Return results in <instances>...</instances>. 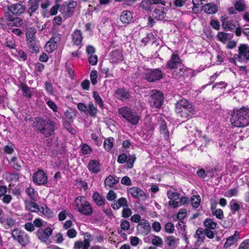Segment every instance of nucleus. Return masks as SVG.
<instances>
[{
	"label": "nucleus",
	"mask_w": 249,
	"mask_h": 249,
	"mask_svg": "<svg viewBox=\"0 0 249 249\" xmlns=\"http://www.w3.org/2000/svg\"><path fill=\"white\" fill-rule=\"evenodd\" d=\"M32 127L45 138H49L54 135L57 125L56 122L50 118H35Z\"/></svg>",
	"instance_id": "f257e3e1"
},
{
	"label": "nucleus",
	"mask_w": 249,
	"mask_h": 249,
	"mask_svg": "<svg viewBox=\"0 0 249 249\" xmlns=\"http://www.w3.org/2000/svg\"><path fill=\"white\" fill-rule=\"evenodd\" d=\"M232 126L244 127L249 125V108L242 107L233 110L230 119Z\"/></svg>",
	"instance_id": "f03ea898"
},
{
	"label": "nucleus",
	"mask_w": 249,
	"mask_h": 249,
	"mask_svg": "<svg viewBox=\"0 0 249 249\" xmlns=\"http://www.w3.org/2000/svg\"><path fill=\"white\" fill-rule=\"evenodd\" d=\"M175 111L178 116L184 120V122L192 117L196 111V108L191 102L183 98L176 104Z\"/></svg>",
	"instance_id": "7ed1b4c3"
},
{
	"label": "nucleus",
	"mask_w": 249,
	"mask_h": 249,
	"mask_svg": "<svg viewBox=\"0 0 249 249\" xmlns=\"http://www.w3.org/2000/svg\"><path fill=\"white\" fill-rule=\"evenodd\" d=\"M166 68L173 70L172 76L175 79H178L183 75L185 69L183 68L181 60L178 54L173 53L170 59L167 62Z\"/></svg>",
	"instance_id": "20e7f679"
},
{
	"label": "nucleus",
	"mask_w": 249,
	"mask_h": 249,
	"mask_svg": "<svg viewBox=\"0 0 249 249\" xmlns=\"http://www.w3.org/2000/svg\"><path fill=\"white\" fill-rule=\"evenodd\" d=\"M74 203L77 212L85 215H90L92 213V209L90 204L87 200L85 197L79 196L77 197Z\"/></svg>",
	"instance_id": "39448f33"
},
{
	"label": "nucleus",
	"mask_w": 249,
	"mask_h": 249,
	"mask_svg": "<svg viewBox=\"0 0 249 249\" xmlns=\"http://www.w3.org/2000/svg\"><path fill=\"white\" fill-rule=\"evenodd\" d=\"M118 112L122 117L126 119L133 125L137 124L139 121V117L137 113L127 107H123L119 109Z\"/></svg>",
	"instance_id": "423d86ee"
},
{
	"label": "nucleus",
	"mask_w": 249,
	"mask_h": 249,
	"mask_svg": "<svg viewBox=\"0 0 249 249\" xmlns=\"http://www.w3.org/2000/svg\"><path fill=\"white\" fill-rule=\"evenodd\" d=\"M163 75L159 69H148L143 74V78L149 82H154L162 79Z\"/></svg>",
	"instance_id": "0eeeda50"
},
{
	"label": "nucleus",
	"mask_w": 249,
	"mask_h": 249,
	"mask_svg": "<svg viewBox=\"0 0 249 249\" xmlns=\"http://www.w3.org/2000/svg\"><path fill=\"white\" fill-rule=\"evenodd\" d=\"M11 235L14 239L18 241L22 246H25L29 243V237L28 234L18 228L15 229L12 231Z\"/></svg>",
	"instance_id": "6e6552de"
},
{
	"label": "nucleus",
	"mask_w": 249,
	"mask_h": 249,
	"mask_svg": "<svg viewBox=\"0 0 249 249\" xmlns=\"http://www.w3.org/2000/svg\"><path fill=\"white\" fill-rule=\"evenodd\" d=\"M163 93L157 91L156 92L152 93L149 98L150 106L152 107L160 108L163 105Z\"/></svg>",
	"instance_id": "1a4fd4ad"
},
{
	"label": "nucleus",
	"mask_w": 249,
	"mask_h": 249,
	"mask_svg": "<svg viewBox=\"0 0 249 249\" xmlns=\"http://www.w3.org/2000/svg\"><path fill=\"white\" fill-rule=\"evenodd\" d=\"M76 6L77 2L75 1H72L69 3L65 2L61 6L60 11L66 18H70L73 15Z\"/></svg>",
	"instance_id": "9d476101"
},
{
	"label": "nucleus",
	"mask_w": 249,
	"mask_h": 249,
	"mask_svg": "<svg viewBox=\"0 0 249 249\" xmlns=\"http://www.w3.org/2000/svg\"><path fill=\"white\" fill-rule=\"evenodd\" d=\"M33 181L37 185H45L48 182V176L42 170H38L33 174Z\"/></svg>",
	"instance_id": "9b49d317"
},
{
	"label": "nucleus",
	"mask_w": 249,
	"mask_h": 249,
	"mask_svg": "<svg viewBox=\"0 0 249 249\" xmlns=\"http://www.w3.org/2000/svg\"><path fill=\"white\" fill-rule=\"evenodd\" d=\"M239 54L235 57L239 61L246 62L249 61V46L241 44L238 48Z\"/></svg>",
	"instance_id": "f8f14e48"
},
{
	"label": "nucleus",
	"mask_w": 249,
	"mask_h": 249,
	"mask_svg": "<svg viewBox=\"0 0 249 249\" xmlns=\"http://www.w3.org/2000/svg\"><path fill=\"white\" fill-rule=\"evenodd\" d=\"M52 233L53 230L50 227H47L44 230L42 229L38 230L36 232V235L41 242H46Z\"/></svg>",
	"instance_id": "ddd939ff"
},
{
	"label": "nucleus",
	"mask_w": 249,
	"mask_h": 249,
	"mask_svg": "<svg viewBox=\"0 0 249 249\" xmlns=\"http://www.w3.org/2000/svg\"><path fill=\"white\" fill-rule=\"evenodd\" d=\"M92 241V239L91 238V236L89 234H87L86 236H85V238L84 241H76L74 243V249H89L90 243Z\"/></svg>",
	"instance_id": "4468645a"
},
{
	"label": "nucleus",
	"mask_w": 249,
	"mask_h": 249,
	"mask_svg": "<svg viewBox=\"0 0 249 249\" xmlns=\"http://www.w3.org/2000/svg\"><path fill=\"white\" fill-rule=\"evenodd\" d=\"M8 9L13 15L19 16L24 13L26 10V6L20 3H16L8 6Z\"/></svg>",
	"instance_id": "2eb2a0df"
},
{
	"label": "nucleus",
	"mask_w": 249,
	"mask_h": 249,
	"mask_svg": "<svg viewBox=\"0 0 249 249\" xmlns=\"http://www.w3.org/2000/svg\"><path fill=\"white\" fill-rule=\"evenodd\" d=\"M0 222L5 229H8L15 226L16 220L8 214H3L0 217Z\"/></svg>",
	"instance_id": "dca6fc26"
},
{
	"label": "nucleus",
	"mask_w": 249,
	"mask_h": 249,
	"mask_svg": "<svg viewBox=\"0 0 249 249\" xmlns=\"http://www.w3.org/2000/svg\"><path fill=\"white\" fill-rule=\"evenodd\" d=\"M111 57L112 61H110V62L118 63L122 61L123 60L122 49L120 47H118L116 49L112 50Z\"/></svg>",
	"instance_id": "f3484780"
},
{
	"label": "nucleus",
	"mask_w": 249,
	"mask_h": 249,
	"mask_svg": "<svg viewBox=\"0 0 249 249\" xmlns=\"http://www.w3.org/2000/svg\"><path fill=\"white\" fill-rule=\"evenodd\" d=\"M83 39L82 33L80 30L76 29L71 34L72 42L76 46H81Z\"/></svg>",
	"instance_id": "a211bd4d"
},
{
	"label": "nucleus",
	"mask_w": 249,
	"mask_h": 249,
	"mask_svg": "<svg viewBox=\"0 0 249 249\" xmlns=\"http://www.w3.org/2000/svg\"><path fill=\"white\" fill-rule=\"evenodd\" d=\"M165 8L163 6H158L153 11L152 17L157 20H162L166 17V14L164 11Z\"/></svg>",
	"instance_id": "6ab92c4d"
},
{
	"label": "nucleus",
	"mask_w": 249,
	"mask_h": 249,
	"mask_svg": "<svg viewBox=\"0 0 249 249\" xmlns=\"http://www.w3.org/2000/svg\"><path fill=\"white\" fill-rule=\"evenodd\" d=\"M111 207L114 210H118L121 207L124 208L128 207V204L127 199L124 197H121L117 201H114L111 204Z\"/></svg>",
	"instance_id": "aec40b11"
},
{
	"label": "nucleus",
	"mask_w": 249,
	"mask_h": 249,
	"mask_svg": "<svg viewBox=\"0 0 249 249\" xmlns=\"http://www.w3.org/2000/svg\"><path fill=\"white\" fill-rule=\"evenodd\" d=\"M116 97L122 101L129 99L130 97L129 92L124 89H119L115 91Z\"/></svg>",
	"instance_id": "412c9836"
},
{
	"label": "nucleus",
	"mask_w": 249,
	"mask_h": 249,
	"mask_svg": "<svg viewBox=\"0 0 249 249\" xmlns=\"http://www.w3.org/2000/svg\"><path fill=\"white\" fill-rule=\"evenodd\" d=\"M158 1L156 0H143L140 3L139 6L147 12H151V5L156 4Z\"/></svg>",
	"instance_id": "4be33fe9"
},
{
	"label": "nucleus",
	"mask_w": 249,
	"mask_h": 249,
	"mask_svg": "<svg viewBox=\"0 0 249 249\" xmlns=\"http://www.w3.org/2000/svg\"><path fill=\"white\" fill-rule=\"evenodd\" d=\"M26 42L28 50L30 53H37L39 52L38 43L36 39Z\"/></svg>",
	"instance_id": "5701e85b"
},
{
	"label": "nucleus",
	"mask_w": 249,
	"mask_h": 249,
	"mask_svg": "<svg viewBox=\"0 0 249 249\" xmlns=\"http://www.w3.org/2000/svg\"><path fill=\"white\" fill-rule=\"evenodd\" d=\"M88 168L91 173H97L100 171V164L96 160H91L89 163Z\"/></svg>",
	"instance_id": "b1692460"
},
{
	"label": "nucleus",
	"mask_w": 249,
	"mask_h": 249,
	"mask_svg": "<svg viewBox=\"0 0 249 249\" xmlns=\"http://www.w3.org/2000/svg\"><path fill=\"white\" fill-rule=\"evenodd\" d=\"M41 0H29L28 3L29 7L28 9L27 13L31 16L32 14L35 12L39 7V2Z\"/></svg>",
	"instance_id": "393cba45"
},
{
	"label": "nucleus",
	"mask_w": 249,
	"mask_h": 249,
	"mask_svg": "<svg viewBox=\"0 0 249 249\" xmlns=\"http://www.w3.org/2000/svg\"><path fill=\"white\" fill-rule=\"evenodd\" d=\"M239 235V233L238 231H235L234 235L227 239V240L224 245V248H228L236 243Z\"/></svg>",
	"instance_id": "a878e982"
},
{
	"label": "nucleus",
	"mask_w": 249,
	"mask_h": 249,
	"mask_svg": "<svg viewBox=\"0 0 249 249\" xmlns=\"http://www.w3.org/2000/svg\"><path fill=\"white\" fill-rule=\"evenodd\" d=\"M128 193L131 194L134 198H139L140 197L145 196L144 192L136 187H133L128 190Z\"/></svg>",
	"instance_id": "bb28decb"
},
{
	"label": "nucleus",
	"mask_w": 249,
	"mask_h": 249,
	"mask_svg": "<svg viewBox=\"0 0 249 249\" xmlns=\"http://www.w3.org/2000/svg\"><path fill=\"white\" fill-rule=\"evenodd\" d=\"M25 209L31 212H37L39 211L37 204L34 202L29 200H25L24 201Z\"/></svg>",
	"instance_id": "cd10ccee"
},
{
	"label": "nucleus",
	"mask_w": 249,
	"mask_h": 249,
	"mask_svg": "<svg viewBox=\"0 0 249 249\" xmlns=\"http://www.w3.org/2000/svg\"><path fill=\"white\" fill-rule=\"evenodd\" d=\"M132 14L129 11H125L122 13L120 20L124 23H129L132 19Z\"/></svg>",
	"instance_id": "c85d7f7f"
},
{
	"label": "nucleus",
	"mask_w": 249,
	"mask_h": 249,
	"mask_svg": "<svg viewBox=\"0 0 249 249\" xmlns=\"http://www.w3.org/2000/svg\"><path fill=\"white\" fill-rule=\"evenodd\" d=\"M238 25L236 22L229 20L228 21H223L222 26L225 30L234 31Z\"/></svg>",
	"instance_id": "c756f323"
},
{
	"label": "nucleus",
	"mask_w": 249,
	"mask_h": 249,
	"mask_svg": "<svg viewBox=\"0 0 249 249\" xmlns=\"http://www.w3.org/2000/svg\"><path fill=\"white\" fill-rule=\"evenodd\" d=\"M203 10L208 14H213L217 11V7L213 3H209L205 4Z\"/></svg>",
	"instance_id": "7c9ffc66"
},
{
	"label": "nucleus",
	"mask_w": 249,
	"mask_h": 249,
	"mask_svg": "<svg viewBox=\"0 0 249 249\" xmlns=\"http://www.w3.org/2000/svg\"><path fill=\"white\" fill-rule=\"evenodd\" d=\"M242 203H239L235 199H232L230 203V206L232 214H235L242 207Z\"/></svg>",
	"instance_id": "2f4dec72"
},
{
	"label": "nucleus",
	"mask_w": 249,
	"mask_h": 249,
	"mask_svg": "<svg viewBox=\"0 0 249 249\" xmlns=\"http://www.w3.org/2000/svg\"><path fill=\"white\" fill-rule=\"evenodd\" d=\"M178 241V239L173 236H168L165 238V243L171 247V249H174L176 248Z\"/></svg>",
	"instance_id": "473e14b6"
},
{
	"label": "nucleus",
	"mask_w": 249,
	"mask_h": 249,
	"mask_svg": "<svg viewBox=\"0 0 249 249\" xmlns=\"http://www.w3.org/2000/svg\"><path fill=\"white\" fill-rule=\"evenodd\" d=\"M36 29L34 27H31L27 29L26 33V41L33 40L36 39Z\"/></svg>",
	"instance_id": "72a5a7b5"
},
{
	"label": "nucleus",
	"mask_w": 249,
	"mask_h": 249,
	"mask_svg": "<svg viewBox=\"0 0 249 249\" xmlns=\"http://www.w3.org/2000/svg\"><path fill=\"white\" fill-rule=\"evenodd\" d=\"M92 197L94 201L97 205L102 206L105 204L104 200L97 192L94 193Z\"/></svg>",
	"instance_id": "f704fd0d"
},
{
	"label": "nucleus",
	"mask_w": 249,
	"mask_h": 249,
	"mask_svg": "<svg viewBox=\"0 0 249 249\" xmlns=\"http://www.w3.org/2000/svg\"><path fill=\"white\" fill-rule=\"evenodd\" d=\"M203 224L205 227H206V229L212 230L216 229L217 225L216 223L213 222L211 219L210 218L206 219L203 222Z\"/></svg>",
	"instance_id": "c9c22d12"
},
{
	"label": "nucleus",
	"mask_w": 249,
	"mask_h": 249,
	"mask_svg": "<svg viewBox=\"0 0 249 249\" xmlns=\"http://www.w3.org/2000/svg\"><path fill=\"white\" fill-rule=\"evenodd\" d=\"M25 192L32 200L33 201L36 200L37 192L34 188L29 187L26 188Z\"/></svg>",
	"instance_id": "e433bc0d"
},
{
	"label": "nucleus",
	"mask_w": 249,
	"mask_h": 249,
	"mask_svg": "<svg viewBox=\"0 0 249 249\" xmlns=\"http://www.w3.org/2000/svg\"><path fill=\"white\" fill-rule=\"evenodd\" d=\"M39 212L42 213L47 217H52L53 216V212L46 205L42 206L40 208Z\"/></svg>",
	"instance_id": "4c0bfd02"
},
{
	"label": "nucleus",
	"mask_w": 249,
	"mask_h": 249,
	"mask_svg": "<svg viewBox=\"0 0 249 249\" xmlns=\"http://www.w3.org/2000/svg\"><path fill=\"white\" fill-rule=\"evenodd\" d=\"M235 9L239 11H244L246 9V4L243 0H237L234 4Z\"/></svg>",
	"instance_id": "58836bf2"
},
{
	"label": "nucleus",
	"mask_w": 249,
	"mask_h": 249,
	"mask_svg": "<svg viewBox=\"0 0 249 249\" xmlns=\"http://www.w3.org/2000/svg\"><path fill=\"white\" fill-rule=\"evenodd\" d=\"M12 21L11 23H7L8 26L20 27L23 24L22 19L20 18L15 17Z\"/></svg>",
	"instance_id": "ea45409f"
},
{
	"label": "nucleus",
	"mask_w": 249,
	"mask_h": 249,
	"mask_svg": "<svg viewBox=\"0 0 249 249\" xmlns=\"http://www.w3.org/2000/svg\"><path fill=\"white\" fill-rule=\"evenodd\" d=\"M200 196L199 195H194L191 198V202L193 207L197 208L199 207L200 203Z\"/></svg>",
	"instance_id": "a19ab883"
},
{
	"label": "nucleus",
	"mask_w": 249,
	"mask_h": 249,
	"mask_svg": "<svg viewBox=\"0 0 249 249\" xmlns=\"http://www.w3.org/2000/svg\"><path fill=\"white\" fill-rule=\"evenodd\" d=\"M156 40V37L152 33H150L147 34L145 37L142 39V42L144 44V45H146L150 41L154 42Z\"/></svg>",
	"instance_id": "79ce46f5"
},
{
	"label": "nucleus",
	"mask_w": 249,
	"mask_h": 249,
	"mask_svg": "<svg viewBox=\"0 0 249 249\" xmlns=\"http://www.w3.org/2000/svg\"><path fill=\"white\" fill-rule=\"evenodd\" d=\"M160 132L164 134L165 139L167 140L169 136V132L167 131V127L165 122H162L160 126Z\"/></svg>",
	"instance_id": "37998d69"
},
{
	"label": "nucleus",
	"mask_w": 249,
	"mask_h": 249,
	"mask_svg": "<svg viewBox=\"0 0 249 249\" xmlns=\"http://www.w3.org/2000/svg\"><path fill=\"white\" fill-rule=\"evenodd\" d=\"M136 159L135 155H129L126 160V166L128 168H132Z\"/></svg>",
	"instance_id": "c03bdc74"
},
{
	"label": "nucleus",
	"mask_w": 249,
	"mask_h": 249,
	"mask_svg": "<svg viewBox=\"0 0 249 249\" xmlns=\"http://www.w3.org/2000/svg\"><path fill=\"white\" fill-rule=\"evenodd\" d=\"M93 97L95 100V102L98 104L99 107L101 108L103 107V102L102 98L99 95L98 93L96 91H94L93 93Z\"/></svg>",
	"instance_id": "a18cd8bd"
},
{
	"label": "nucleus",
	"mask_w": 249,
	"mask_h": 249,
	"mask_svg": "<svg viewBox=\"0 0 249 249\" xmlns=\"http://www.w3.org/2000/svg\"><path fill=\"white\" fill-rule=\"evenodd\" d=\"M152 243L154 246L160 247L162 245L163 241L160 237L155 235L152 239Z\"/></svg>",
	"instance_id": "49530a36"
},
{
	"label": "nucleus",
	"mask_w": 249,
	"mask_h": 249,
	"mask_svg": "<svg viewBox=\"0 0 249 249\" xmlns=\"http://www.w3.org/2000/svg\"><path fill=\"white\" fill-rule=\"evenodd\" d=\"M168 197L170 199L178 200L180 196V194L177 192H173L171 190H168L167 193Z\"/></svg>",
	"instance_id": "de8ad7c7"
},
{
	"label": "nucleus",
	"mask_w": 249,
	"mask_h": 249,
	"mask_svg": "<svg viewBox=\"0 0 249 249\" xmlns=\"http://www.w3.org/2000/svg\"><path fill=\"white\" fill-rule=\"evenodd\" d=\"M238 188H234L228 190L226 193L225 196L231 197L233 196H236L238 195Z\"/></svg>",
	"instance_id": "09e8293b"
},
{
	"label": "nucleus",
	"mask_w": 249,
	"mask_h": 249,
	"mask_svg": "<svg viewBox=\"0 0 249 249\" xmlns=\"http://www.w3.org/2000/svg\"><path fill=\"white\" fill-rule=\"evenodd\" d=\"M139 231L142 235H148L151 231V228L150 225H144V226L141 228V230H140Z\"/></svg>",
	"instance_id": "8fccbe9b"
},
{
	"label": "nucleus",
	"mask_w": 249,
	"mask_h": 249,
	"mask_svg": "<svg viewBox=\"0 0 249 249\" xmlns=\"http://www.w3.org/2000/svg\"><path fill=\"white\" fill-rule=\"evenodd\" d=\"M175 230L174 224L171 222H167L165 225V231L166 232L172 233Z\"/></svg>",
	"instance_id": "3c124183"
},
{
	"label": "nucleus",
	"mask_w": 249,
	"mask_h": 249,
	"mask_svg": "<svg viewBox=\"0 0 249 249\" xmlns=\"http://www.w3.org/2000/svg\"><path fill=\"white\" fill-rule=\"evenodd\" d=\"M132 211L128 207H125L122 211V216L124 218H128L132 214Z\"/></svg>",
	"instance_id": "603ef678"
},
{
	"label": "nucleus",
	"mask_w": 249,
	"mask_h": 249,
	"mask_svg": "<svg viewBox=\"0 0 249 249\" xmlns=\"http://www.w3.org/2000/svg\"><path fill=\"white\" fill-rule=\"evenodd\" d=\"M228 34L224 32H219L217 37L219 41L222 42H225L228 39Z\"/></svg>",
	"instance_id": "864d4df0"
},
{
	"label": "nucleus",
	"mask_w": 249,
	"mask_h": 249,
	"mask_svg": "<svg viewBox=\"0 0 249 249\" xmlns=\"http://www.w3.org/2000/svg\"><path fill=\"white\" fill-rule=\"evenodd\" d=\"M98 73L96 71H92L90 72V80L92 84L93 85H95L97 84V78Z\"/></svg>",
	"instance_id": "5fc2aeb1"
},
{
	"label": "nucleus",
	"mask_w": 249,
	"mask_h": 249,
	"mask_svg": "<svg viewBox=\"0 0 249 249\" xmlns=\"http://www.w3.org/2000/svg\"><path fill=\"white\" fill-rule=\"evenodd\" d=\"M56 49V45L54 43L49 42L45 46L46 51L51 53Z\"/></svg>",
	"instance_id": "6e6d98bb"
},
{
	"label": "nucleus",
	"mask_w": 249,
	"mask_h": 249,
	"mask_svg": "<svg viewBox=\"0 0 249 249\" xmlns=\"http://www.w3.org/2000/svg\"><path fill=\"white\" fill-rule=\"evenodd\" d=\"M22 90L25 97L30 98L31 97V91L30 89L26 85H24L22 87Z\"/></svg>",
	"instance_id": "4d7b16f0"
},
{
	"label": "nucleus",
	"mask_w": 249,
	"mask_h": 249,
	"mask_svg": "<svg viewBox=\"0 0 249 249\" xmlns=\"http://www.w3.org/2000/svg\"><path fill=\"white\" fill-rule=\"evenodd\" d=\"M88 59L90 64L95 65L98 61V57L96 54H94L89 55Z\"/></svg>",
	"instance_id": "13d9d810"
},
{
	"label": "nucleus",
	"mask_w": 249,
	"mask_h": 249,
	"mask_svg": "<svg viewBox=\"0 0 249 249\" xmlns=\"http://www.w3.org/2000/svg\"><path fill=\"white\" fill-rule=\"evenodd\" d=\"M66 71L67 72L68 74L69 75V77H71V79H74V71L72 70L71 66L70 65H69L68 64H66Z\"/></svg>",
	"instance_id": "bf43d9fd"
},
{
	"label": "nucleus",
	"mask_w": 249,
	"mask_h": 249,
	"mask_svg": "<svg viewBox=\"0 0 249 249\" xmlns=\"http://www.w3.org/2000/svg\"><path fill=\"white\" fill-rule=\"evenodd\" d=\"M47 105L48 107L52 109L53 112H57V106L55 104V103L51 100H49L46 102Z\"/></svg>",
	"instance_id": "052dcab7"
},
{
	"label": "nucleus",
	"mask_w": 249,
	"mask_h": 249,
	"mask_svg": "<svg viewBox=\"0 0 249 249\" xmlns=\"http://www.w3.org/2000/svg\"><path fill=\"white\" fill-rule=\"evenodd\" d=\"M91 138L97 145L100 146L102 144V141L98 140V136L96 133H92Z\"/></svg>",
	"instance_id": "680f3d73"
},
{
	"label": "nucleus",
	"mask_w": 249,
	"mask_h": 249,
	"mask_svg": "<svg viewBox=\"0 0 249 249\" xmlns=\"http://www.w3.org/2000/svg\"><path fill=\"white\" fill-rule=\"evenodd\" d=\"M121 183L126 186L131 185V180L127 176L123 177L121 179Z\"/></svg>",
	"instance_id": "e2e57ef3"
},
{
	"label": "nucleus",
	"mask_w": 249,
	"mask_h": 249,
	"mask_svg": "<svg viewBox=\"0 0 249 249\" xmlns=\"http://www.w3.org/2000/svg\"><path fill=\"white\" fill-rule=\"evenodd\" d=\"M24 228L26 231L29 232H32L35 229V226L33 223L30 222L25 223L24 225Z\"/></svg>",
	"instance_id": "0e129e2a"
},
{
	"label": "nucleus",
	"mask_w": 249,
	"mask_h": 249,
	"mask_svg": "<svg viewBox=\"0 0 249 249\" xmlns=\"http://www.w3.org/2000/svg\"><path fill=\"white\" fill-rule=\"evenodd\" d=\"M33 224L35 227H36L37 228H41L43 226L44 221L40 218H36L33 221Z\"/></svg>",
	"instance_id": "69168bd1"
},
{
	"label": "nucleus",
	"mask_w": 249,
	"mask_h": 249,
	"mask_svg": "<svg viewBox=\"0 0 249 249\" xmlns=\"http://www.w3.org/2000/svg\"><path fill=\"white\" fill-rule=\"evenodd\" d=\"M121 228L124 231L128 230L130 228L129 222L125 220H122L121 223Z\"/></svg>",
	"instance_id": "338daca9"
},
{
	"label": "nucleus",
	"mask_w": 249,
	"mask_h": 249,
	"mask_svg": "<svg viewBox=\"0 0 249 249\" xmlns=\"http://www.w3.org/2000/svg\"><path fill=\"white\" fill-rule=\"evenodd\" d=\"M238 249H249V239L243 241L241 243Z\"/></svg>",
	"instance_id": "774afa93"
}]
</instances>
